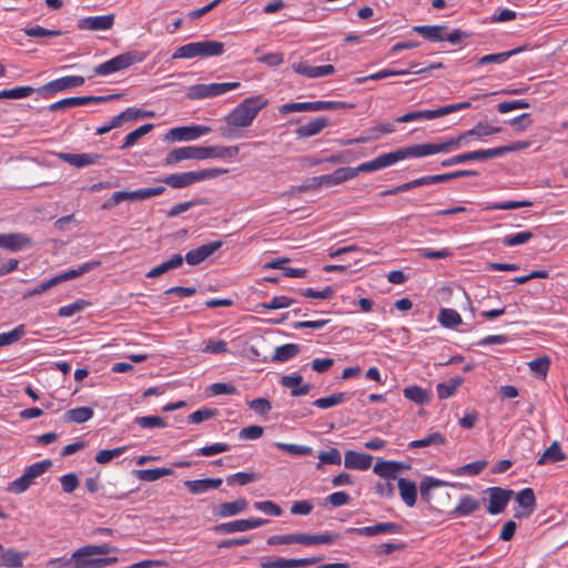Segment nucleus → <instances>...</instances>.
Listing matches in <instances>:
<instances>
[{"label":"nucleus","mask_w":568,"mask_h":568,"mask_svg":"<svg viewBox=\"0 0 568 568\" xmlns=\"http://www.w3.org/2000/svg\"><path fill=\"white\" fill-rule=\"evenodd\" d=\"M268 104V100L262 95H252L240 102L224 118V124L219 132L225 139H239L241 130L250 128L258 113Z\"/></svg>","instance_id":"1"},{"label":"nucleus","mask_w":568,"mask_h":568,"mask_svg":"<svg viewBox=\"0 0 568 568\" xmlns=\"http://www.w3.org/2000/svg\"><path fill=\"white\" fill-rule=\"evenodd\" d=\"M237 145L182 146L172 150L165 158L168 165L183 160L232 159L239 154Z\"/></svg>","instance_id":"2"},{"label":"nucleus","mask_w":568,"mask_h":568,"mask_svg":"<svg viewBox=\"0 0 568 568\" xmlns=\"http://www.w3.org/2000/svg\"><path fill=\"white\" fill-rule=\"evenodd\" d=\"M227 172H229L227 169L211 168V169H204V170H200V171L173 173V174H169L158 181L162 182L173 189H184V187H187L197 182L215 179L220 175L226 174Z\"/></svg>","instance_id":"3"},{"label":"nucleus","mask_w":568,"mask_h":568,"mask_svg":"<svg viewBox=\"0 0 568 568\" xmlns=\"http://www.w3.org/2000/svg\"><path fill=\"white\" fill-rule=\"evenodd\" d=\"M224 43L215 40L190 42L179 47L173 53V59H194L220 57L224 53Z\"/></svg>","instance_id":"4"},{"label":"nucleus","mask_w":568,"mask_h":568,"mask_svg":"<svg viewBox=\"0 0 568 568\" xmlns=\"http://www.w3.org/2000/svg\"><path fill=\"white\" fill-rule=\"evenodd\" d=\"M462 148L458 135L438 143L415 144L403 149L404 158H425L438 153H450Z\"/></svg>","instance_id":"5"},{"label":"nucleus","mask_w":568,"mask_h":568,"mask_svg":"<svg viewBox=\"0 0 568 568\" xmlns=\"http://www.w3.org/2000/svg\"><path fill=\"white\" fill-rule=\"evenodd\" d=\"M51 466L52 462L50 459H43L28 466L20 477L9 484L8 490L14 494L27 491L34 480L47 473Z\"/></svg>","instance_id":"6"},{"label":"nucleus","mask_w":568,"mask_h":568,"mask_svg":"<svg viewBox=\"0 0 568 568\" xmlns=\"http://www.w3.org/2000/svg\"><path fill=\"white\" fill-rule=\"evenodd\" d=\"M402 160H405L402 148L397 149L393 152H389V153H383L368 162L361 163L356 168L348 166V171H352V173H349L351 174L349 178H351V180H353L361 172L378 171V170L388 168Z\"/></svg>","instance_id":"7"},{"label":"nucleus","mask_w":568,"mask_h":568,"mask_svg":"<svg viewBox=\"0 0 568 568\" xmlns=\"http://www.w3.org/2000/svg\"><path fill=\"white\" fill-rule=\"evenodd\" d=\"M144 60V54L140 52H125L119 54L94 68V73L97 75H109L111 73L124 70L136 62H142Z\"/></svg>","instance_id":"8"},{"label":"nucleus","mask_w":568,"mask_h":568,"mask_svg":"<svg viewBox=\"0 0 568 568\" xmlns=\"http://www.w3.org/2000/svg\"><path fill=\"white\" fill-rule=\"evenodd\" d=\"M240 82L207 83L195 84L189 88V98L193 100H202L223 95L229 91L240 88Z\"/></svg>","instance_id":"9"},{"label":"nucleus","mask_w":568,"mask_h":568,"mask_svg":"<svg viewBox=\"0 0 568 568\" xmlns=\"http://www.w3.org/2000/svg\"><path fill=\"white\" fill-rule=\"evenodd\" d=\"M349 173L352 171H348V166L338 168L331 174L314 176L310 180V183L305 189H318V187H331L338 184H342L346 181H349Z\"/></svg>","instance_id":"10"},{"label":"nucleus","mask_w":568,"mask_h":568,"mask_svg":"<svg viewBox=\"0 0 568 568\" xmlns=\"http://www.w3.org/2000/svg\"><path fill=\"white\" fill-rule=\"evenodd\" d=\"M210 126L192 124L186 126H176L166 134V140L171 141H194L211 132Z\"/></svg>","instance_id":"11"},{"label":"nucleus","mask_w":568,"mask_h":568,"mask_svg":"<svg viewBox=\"0 0 568 568\" xmlns=\"http://www.w3.org/2000/svg\"><path fill=\"white\" fill-rule=\"evenodd\" d=\"M267 523L268 520L263 518L237 519L234 521L220 524L214 527V530L222 534L242 532L262 527Z\"/></svg>","instance_id":"12"},{"label":"nucleus","mask_w":568,"mask_h":568,"mask_svg":"<svg viewBox=\"0 0 568 568\" xmlns=\"http://www.w3.org/2000/svg\"><path fill=\"white\" fill-rule=\"evenodd\" d=\"M321 557H308V558H264L260 562L261 568H304L307 566H312L318 561H321Z\"/></svg>","instance_id":"13"},{"label":"nucleus","mask_w":568,"mask_h":568,"mask_svg":"<svg viewBox=\"0 0 568 568\" xmlns=\"http://www.w3.org/2000/svg\"><path fill=\"white\" fill-rule=\"evenodd\" d=\"M32 246V240L24 233H1L0 248L11 253L21 252Z\"/></svg>","instance_id":"14"},{"label":"nucleus","mask_w":568,"mask_h":568,"mask_svg":"<svg viewBox=\"0 0 568 568\" xmlns=\"http://www.w3.org/2000/svg\"><path fill=\"white\" fill-rule=\"evenodd\" d=\"M119 97H120L119 94H111V95H105V97L89 95V97L65 98V99H62L60 101H57V102L52 103L49 106V109L51 111H58L60 109H65V108H74V106H80V105H87V104H90L92 102H105V101H109V100L118 99Z\"/></svg>","instance_id":"15"},{"label":"nucleus","mask_w":568,"mask_h":568,"mask_svg":"<svg viewBox=\"0 0 568 568\" xmlns=\"http://www.w3.org/2000/svg\"><path fill=\"white\" fill-rule=\"evenodd\" d=\"M402 530L400 525L392 521L378 523L374 526H366L361 528H349L347 531L358 536L373 537L383 534H399Z\"/></svg>","instance_id":"16"},{"label":"nucleus","mask_w":568,"mask_h":568,"mask_svg":"<svg viewBox=\"0 0 568 568\" xmlns=\"http://www.w3.org/2000/svg\"><path fill=\"white\" fill-rule=\"evenodd\" d=\"M114 24V14L84 17L78 21L80 30L105 31Z\"/></svg>","instance_id":"17"},{"label":"nucleus","mask_w":568,"mask_h":568,"mask_svg":"<svg viewBox=\"0 0 568 568\" xmlns=\"http://www.w3.org/2000/svg\"><path fill=\"white\" fill-rule=\"evenodd\" d=\"M487 493L489 495L487 511L491 515L500 514L506 508L513 494L511 490H506L500 487H490L487 489Z\"/></svg>","instance_id":"18"},{"label":"nucleus","mask_w":568,"mask_h":568,"mask_svg":"<svg viewBox=\"0 0 568 568\" xmlns=\"http://www.w3.org/2000/svg\"><path fill=\"white\" fill-rule=\"evenodd\" d=\"M494 158H496V152H493V149L477 150V151H471V152H467V153H462V154L452 156L447 160H444L442 162V166L447 168V166L462 164L467 161H485V160L494 159Z\"/></svg>","instance_id":"19"},{"label":"nucleus","mask_w":568,"mask_h":568,"mask_svg":"<svg viewBox=\"0 0 568 568\" xmlns=\"http://www.w3.org/2000/svg\"><path fill=\"white\" fill-rule=\"evenodd\" d=\"M292 69L297 74H302L310 79L322 78L326 75H331L335 72V68L332 64L310 65L307 61H301L292 64Z\"/></svg>","instance_id":"20"},{"label":"nucleus","mask_w":568,"mask_h":568,"mask_svg":"<svg viewBox=\"0 0 568 568\" xmlns=\"http://www.w3.org/2000/svg\"><path fill=\"white\" fill-rule=\"evenodd\" d=\"M59 159L75 168L101 163L103 156L98 153H60Z\"/></svg>","instance_id":"21"},{"label":"nucleus","mask_w":568,"mask_h":568,"mask_svg":"<svg viewBox=\"0 0 568 568\" xmlns=\"http://www.w3.org/2000/svg\"><path fill=\"white\" fill-rule=\"evenodd\" d=\"M222 246L221 241H214L191 250L185 255L189 265H199Z\"/></svg>","instance_id":"22"},{"label":"nucleus","mask_w":568,"mask_h":568,"mask_svg":"<svg viewBox=\"0 0 568 568\" xmlns=\"http://www.w3.org/2000/svg\"><path fill=\"white\" fill-rule=\"evenodd\" d=\"M373 457L356 450H347L344 457V466L347 469L367 470L372 466Z\"/></svg>","instance_id":"23"},{"label":"nucleus","mask_w":568,"mask_h":568,"mask_svg":"<svg viewBox=\"0 0 568 568\" xmlns=\"http://www.w3.org/2000/svg\"><path fill=\"white\" fill-rule=\"evenodd\" d=\"M303 377L300 374L284 375L281 378V385L291 388V395L294 397L303 396L310 393L311 385H302Z\"/></svg>","instance_id":"24"},{"label":"nucleus","mask_w":568,"mask_h":568,"mask_svg":"<svg viewBox=\"0 0 568 568\" xmlns=\"http://www.w3.org/2000/svg\"><path fill=\"white\" fill-rule=\"evenodd\" d=\"M222 478H205L195 480H185L184 486L193 495H201L211 489H216L222 485Z\"/></svg>","instance_id":"25"},{"label":"nucleus","mask_w":568,"mask_h":568,"mask_svg":"<svg viewBox=\"0 0 568 568\" xmlns=\"http://www.w3.org/2000/svg\"><path fill=\"white\" fill-rule=\"evenodd\" d=\"M247 507H248L247 500L245 498H239L234 501L222 503V504L217 505L214 514L216 516L223 517V518L233 517V516H236V515L243 513L244 510H246Z\"/></svg>","instance_id":"26"},{"label":"nucleus","mask_w":568,"mask_h":568,"mask_svg":"<svg viewBox=\"0 0 568 568\" xmlns=\"http://www.w3.org/2000/svg\"><path fill=\"white\" fill-rule=\"evenodd\" d=\"M84 81V78L81 75H67L47 83L44 89L50 92H60L70 88L80 87Z\"/></svg>","instance_id":"27"},{"label":"nucleus","mask_w":568,"mask_h":568,"mask_svg":"<svg viewBox=\"0 0 568 568\" xmlns=\"http://www.w3.org/2000/svg\"><path fill=\"white\" fill-rule=\"evenodd\" d=\"M405 466L398 462L379 460L374 465V473L386 480H395L397 474Z\"/></svg>","instance_id":"28"},{"label":"nucleus","mask_w":568,"mask_h":568,"mask_svg":"<svg viewBox=\"0 0 568 568\" xmlns=\"http://www.w3.org/2000/svg\"><path fill=\"white\" fill-rule=\"evenodd\" d=\"M328 124H329V121L326 116H320V118L313 119L312 121L307 122L304 125L298 126L296 129V134L300 138L307 139V138L317 135L325 128H327Z\"/></svg>","instance_id":"29"},{"label":"nucleus","mask_w":568,"mask_h":568,"mask_svg":"<svg viewBox=\"0 0 568 568\" xmlns=\"http://www.w3.org/2000/svg\"><path fill=\"white\" fill-rule=\"evenodd\" d=\"M335 534H297V544L305 546L329 545L337 539Z\"/></svg>","instance_id":"30"},{"label":"nucleus","mask_w":568,"mask_h":568,"mask_svg":"<svg viewBox=\"0 0 568 568\" xmlns=\"http://www.w3.org/2000/svg\"><path fill=\"white\" fill-rule=\"evenodd\" d=\"M567 458L566 454L561 450L558 442H552L551 445L540 455L537 465L542 466L550 463L562 462Z\"/></svg>","instance_id":"31"},{"label":"nucleus","mask_w":568,"mask_h":568,"mask_svg":"<svg viewBox=\"0 0 568 568\" xmlns=\"http://www.w3.org/2000/svg\"><path fill=\"white\" fill-rule=\"evenodd\" d=\"M183 261H184V257L181 254H174L168 261L151 268L146 273V277L153 278V277L161 276L162 274H164L171 270H175V268L180 267L183 264Z\"/></svg>","instance_id":"32"},{"label":"nucleus","mask_w":568,"mask_h":568,"mask_svg":"<svg viewBox=\"0 0 568 568\" xmlns=\"http://www.w3.org/2000/svg\"><path fill=\"white\" fill-rule=\"evenodd\" d=\"M480 507L479 500L470 495H465L459 499L458 505L454 508L453 515L456 517L468 516Z\"/></svg>","instance_id":"33"},{"label":"nucleus","mask_w":568,"mask_h":568,"mask_svg":"<svg viewBox=\"0 0 568 568\" xmlns=\"http://www.w3.org/2000/svg\"><path fill=\"white\" fill-rule=\"evenodd\" d=\"M398 488H399V494H400L403 501L408 507H413L416 504V499H417L416 484L406 478H399L398 479Z\"/></svg>","instance_id":"34"},{"label":"nucleus","mask_w":568,"mask_h":568,"mask_svg":"<svg viewBox=\"0 0 568 568\" xmlns=\"http://www.w3.org/2000/svg\"><path fill=\"white\" fill-rule=\"evenodd\" d=\"M116 551V548L108 545H88L79 548L73 552L72 558H82V557H93L97 555H108L110 552Z\"/></svg>","instance_id":"35"},{"label":"nucleus","mask_w":568,"mask_h":568,"mask_svg":"<svg viewBox=\"0 0 568 568\" xmlns=\"http://www.w3.org/2000/svg\"><path fill=\"white\" fill-rule=\"evenodd\" d=\"M445 26H415L413 30L428 41H444Z\"/></svg>","instance_id":"36"},{"label":"nucleus","mask_w":568,"mask_h":568,"mask_svg":"<svg viewBox=\"0 0 568 568\" xmlns=\"http://www.w3.org/2000/svg\"><path fill=\"white\" fill-rule=\"evenodd\" d=\"M26 554L18 552L12 548L4 549L0 554V567L21 568Z\"/></svg>","instance_id":"37"},{"label":"nucleus","mask_w":568,"mask_h":568,"mask_svg":"<svg viewBox=\"0 0 568 568\" xmlns=\"http://www.w3.org/2000/svg\"><path fill=\"white\" fill-rule=\"evenodd\" d=\"M403 394L405 398L418 405L428 404L430 402L429 393L417 385L405 387Z\"/></svg>","instance_id":"38"},{"label":"nucleus","mask_w":568,"mask_h":568,"mask_svg":"<svg viewBox=\"0 0 568 568\" xmlns=\"http://www.w3.org/2000/svg\"><path fill=\"white\" fill-rule=\"evenodd\" d=\"M487 462L486 460H476V462H473V463H469L467 465H464V466H460V467H457L455 469L452 470V474L455 475V476H468V477H471V476H477L479 475L487 466Z\"/></svg>","instance_id":"39"},{"label":"nucleus","mask_w":568,"mask_h":568,"mask_svg":"<svg viewBox=\"0 0 568 568\" xmlns=\"http://www.w3.org/2000/svg\"><path fill=\"white\" fill-rule=\"evenodd\" d=\"M71 559L78 560L81 568H104V567L113 565L118 561L116 557H105V558L82 557V558H71Z\"/></svg>","instance_id":"40"},{"label":"nucleus","mask_w":568,"mask_h":568,"mask_svg":"<svg viewBox=\"0 0 568 568\" xmlns=\"http://www.w3.org/2000/svg\"><path fill=\"white\" fill-rule=\"evenodd\" d=\"M26 325L20 324L9 332L0 333V347L10 346L18 343L26 336Z\"/></svg>","instance_id":"41"},{"label":"nucleus","mask_w":568,"mask_h":568,"mask_svg":"<svg viewBox=\"0 0 568 568\" xmlns=\"http://www.w3.org/2000/svg\"><path fill=\"white\" fill-rule=\"evenodd\" d=\"M446 443V438L443 434L439 432H434L428 435H426L422 439L413 440L408 444V448H423L428 447L433 445H444Z\"/></svg>","instance_id":"42"},{"label":"nucleus","mask_w":568,"mask_h":568,"mask_svg":"<svg viewBox=\"0 0 568 568\" xmlns=\"http://www.w3.org/2000/svg\"><path fill=\"white\" fill-rule=\"evenodd\" d=\"M436 118H438L437 109L436 110H419V111L408 112L402 116H398L396 119V122L408 123V122H413V121L433 120Z\"/></svg>","instance_id":"43"},{"label":"nucleus","mask_w":568,"mask_h":568,"mask_svg":"<svg viewBox=\"0 0 568 568\" xmlns=\"http://www.w3.org/2000/svg\"><path fill=\"white\" fill-rule=\"evenodd\" d=\"M488 135V124L479 122L473 129L460 133L458 139H460V144L464 146L467 144L468 139L480 140Z\"/></svg>","instance_id":"44"},{"label":"nucleus","mask_w":568,"mask_h":568,"mask_svg":"<svg viewBox=\"0 0 568 568\" xmlns=\"http://www.w3.org/2000/svg\"><path fill=\"white\" fill-rule=\"evenodd\" d=\"M521 51H523V48H516V49H513L509 51H504L500 53L486 54L478 59L477 65H485L488 63H504L510 57H513Z\"/></svg>","instance_id":"45"},{"label":"nucleus","mask_w":568,"mask_h":568,"mask_svg":"<svg viewBox=\"0 0 568 568\" xmlns=\"http://www.w3.org/2000/svg\"><path fill=\"white\" fill-rule=\"evenodd\" d=\"M438 322L442 326L453 328L462 324V316L453 308H442L438 315Z\"/></svg>","instance_id":"46"},{"label":"nucleus","mask_w":568,"mask_h":568,"mask_svg":"<svg viewBox=\"0 0 568 568\" xmlns=\"http://www.w3.org/2000/svg\"><path fill=\"white\" fill-rule=\"evenodd\" d=\"M100 265V262H88V263H84L82 264L80 267L78 268H74V270H69L67 272H63L59 275H55L57 276V280L59 283H62V282H65V281H69V280H73L93 268H95L97 266Z\"/></svg>","instance_id":"47"},{"label":"nucleus","mask_w":568,"mask_h":568,"mask_svg":"<svg viewBox=\"0 0 568 568\" xmlns=\"http://www.w3.org/2000/svg\"><path fill=\"white\" fill-rule=\"evenodd\" d=\"M93 409L90 407H77L65 413V420L82 424L93 417Z\"/></svg>","instance_id":"48"},{"label":"nucleus","mask_w":568,"mask_h":568,"mask_svg":"<svg viewBox=\"0 0 568 568\" xmlns=\"http://www.w3.org/2000/svg\"><path fill=\"white\" fill-rule=\"evenodd\" d=\"M300 352V346L296 344H285L275 348L273 361L286 362L295 357Z\"/></svg>","instance_id":"49"},{"label":"nucleus","mask_w":568,"mask_h":568,"mask_svg":"<svg viewBox=\"0 0 568 568\" xmlns=\"http://www.w3.org/2000/svg\"><path fill=\"white\" fill-rule=\"evenodd\" d=\"M152 129H153V124L148 123V124H143L140 128L135 129L134 131L130 132L124 138L121 149L124 150V149L133 146L134 144H136L139 139H141L142 136H144L145 134L151 132Z\"/></svg>","instance_id":"50"},{"label":"nucleus","mask_w":568,"mask_h":568,"mask_svg":"<svg viewBox=\"0 0 568 568\" xmlns=\"http://www.w3.org/2000/svg\"><path fill=\"white\" fill-rule=\"evenodd\" d=\"M138 478L144 481H155L164 476H169L173 474L171 468H153V469H142L138 470Z\"/></svg>","instance_id":"51"},{"label":"nucleus","mask_w":568,"mask_h":568,"mask_svg":"<svg viewBox=\"0 0 568 568\" xmlns=\"http://www.w3.org/2000/svg\"><path fill=\"white\" fill-rule=\"evenodd\" d=\"M532 206V202L530 201H504L496 203H488L484 209L485 210H516L521 207H530Z\"/></svg>","instance_id":"52"},{"label":"nucleus","mask_w":568,"mask_h":568,"mask_svg":"<svg viewBox=\"0 0 568 568\" xmlns=\"http://www.w3.org/2000/svg\"><path fill=\"white\" fill-rule=\"evenodd\" d=\"M34 89L32 87H16L12 89H6L0 91V100L2 99H23L28 98L33 93Z\"/></svg>","instance_id":"53"},{"label":"nucleus","mask_w":568,"mask_h":568,"mask_svg":"<svg viewBox=\"0 0 568 568\" xmlns=\"http://www.w3.org/2000/svg\"><path fill=\"white\" fill-rule=\"evenodd\" d=\"M320 462L316 465L317 469H321L324 464L339 465L342 463V456L337 448H331L327 452L318 453Z\"/></svg>","instance_id":"54"},{"label":"nucleus","mask_w":568,"mask_h":568,"mask_svg":"<svg viewBox=\"0 0 568 568\" xmlns=\"http://www.w3.org/2000/svg\"><path fill=\"white\" fill-rule=\"evenodd\" d=\"M133 422L142 428L166 427V422L160 416H139Z\"/></svg>","instance_id":"55"},{"label":"nucleus","mask_w":568,"mask_h":568,"mask_svg":"<svg viewBox=\"0 0 568 568\" xmlns=\"http://www.w3.org/2000/svg\"><path fill=\"white\" fill-rule=\"evenodd\" d=\"M346 395L344 393H336L327 397L316 399L313 405L317 408L326 409L344 403Z\"/></svg>","instance_id":"56"},{"label":"nucleus","mask_w":568,"mask_h":568,"mask_svg":"<svg viewBox=\"0 0 568 568\" xmlns=\"http://www.w3.org/2000/svg\"><path fill=\"white\" fill-rule=\"evenodd\" d=\"M126 446H121L113 449H103L95 455L94 459L98 464L104 465L110 463L112 459L121 456L123 453L126 452Z\"/></svg>","instance_id":"57"},{"label":"nucleus","mask_w":568,"mask_h":568,"mask_svg":"<svg viewBox=\"0 0 568 568\" xmlns=\"http://www.w3.org/2000/svg\"><path fill=\"white\" fill-rule=\"evenodd\" d=\"M534 237V234L529 231L519 232L516 234H510L505 237H503L501 243L505 246H517L524 243H527Z\"/></svg>","instance_id":"58"},{"label":"nucleus","mask_w":568,"mask_h":568,"mask_svg":"<svg viewBox=\"0 0 568 568\" xmlns=\"http://www.w3.org/2000/svg\"><path fill=\"white\" fill-rule=\"evenodd\" d=\"M215 416H217V409L204 407L190 414L187 420L191 424H200L202 422L214 418Z\"/></svg>","instance_id":"59"},{"label":"nucleus","mask_w":568,"mask_h":568,"mask_svg":"<svg viewBox=\"0 0 568 568\" xmlns=\"http://www.w3.org/2000/svg\"><path fill=\"white\" fill-rule=\"evenodd\" d=\"M26 36L31 38L59 37L62 34L60 30H49L41 26H32L23 29Z\"/></svg>","instance_id":"60"},{"label":"nucleus","mask_w":568,"mask_h":568,"mask_svg":"<svg viewBox=\"0 0 568 568\" xmlns=\"http://www.w3.org/2000/svg\"><path fill=\"white\" fill-rule=\"evenodd\" d=\"M258 479V475L255 473L240 471L233 474L226 478L227 485L239 484L241 486L254 483Z\"/></svg>","instance_id":"61"},{"label":"nucleus","mask_w":568,"mask_h":568,"mask_svg":"<svg viewBox=\"0 0 568 568\" xmlns=\"http://www.w3.org/2000/svg\"><path fill=\"white\" fill-rule=\"evenodd\" d=\"M275 446L294 456H305L313 452L311 447L297 444L276 443Z\"/></svg>","instance_id":"62"},{"label":"nucleus","mask_w":568,"mask_h":568,"mask_svg":"<svg viewBox=\"0 0 568 568\" xmlns=\"http://www.w3.org/2000/svg\"><path fill=\"white\" fill-rule=\"evenodd\" d=\"M418 255L425 258L437 260V258H447L453 255V251L448 247H444L440 250H433L429 247H423L417 250Z\"/></svg>","instance_id":"63"},{"label":"nucleus","mask_w":568,"mask_h":568,"mask_svg":"<svg viewBox=\"0 0 568 568\" xmlns=\"http://www.w3.org/2000/svg\"><path fill=\"white\" fill-rule=\"evenodd\" d=\"M550 361L548 357H538L528 363L532 373L538 376L546 377L549 369Z\"/></svg>","instance_id":"64"}]
</instances>
